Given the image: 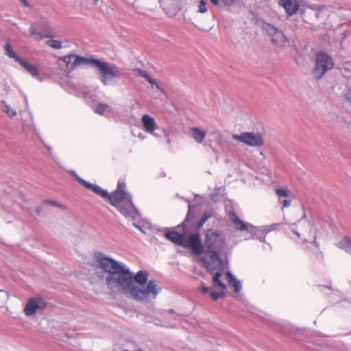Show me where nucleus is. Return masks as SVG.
Segmentation results:
<instances>
[{"mask_svg": "<svg viewBox=\"0 0 351 351\" xmlns=\"http://www.w3.org/2000/svg\"><path fill=\"white\" fill-rule=\"evenodd\" d=\"M96 266L102 269L106 276H110L123 265L122 263L107 256L106 254L97 252L94 254Z\"/></svg>", "mask_w": 351, "mask_h": 351, "instance_id": "nucleus-9", "label": "nucleus"}, {"mask_svg": "<svg viewBox=\"0 0 351 351\" xmlns=\"http://www.w3.org/2000/svg\"><path fill=\"white\" fill-rule=\"evenodd\" d=\"M1 107L8 117H13L16 114V110H14L10 105H8L5 101H1Z\"/></svg>", "mask_w": 351, "mask_h": 351, "instance_id": "nucleus-26", "label": "nucleus"}, {"mask_svg": "<svg viewBox=\"0 0 351 351\" xmlns=\"http://www.w3.org/2000/svg\"><path fill=\"white\" fill-rule=\"evenodd\" d=\"M212 289V287L208 288L205 286H202V291L204 294L208 293L210 298L214 300H217L219 298L223 297L225 295V293L223 289L220 292H214L210 291Z\"/></svg>", "mask_w": 351, "mask_h": 351, "instance_id": "nucleus-25", "label": "nucleus"}, {"mask_svg": "<svg viewBox=\"0 0 351 351\" xmlns=\"http://www.w3.org/2000/svg\"><path fill=\"white\" fill-rule=\"evenodd\" d=\"M133 282L135 287L139 290H145L147 287L148 273L144 270L138 271L135 276L132 275Z\"/></svg>", "mask_w": 351, "mask_h": 351, "instance_id": "nucleus-17", "label": "nucleus"}, {"mask_svg": "<svg viewBox=\"0 0 351 351\" xmlns=\"http://www.w3.org/2000/svg\"><path fill=\"white\" fill-rule=\"evenodd\" d=\"M5 54L9 58L14 59L16 62L20 64L31 75L39 81L43 79L40 77L38 69L34 66L31 64L27 61L25 60L14 51L12 45L8 43L4 47Z\"/></svg>", "mask_w": 351, "mask_h": 351, "instance_id": "nucleus-10", "label": "nucleus"}, {"mask_svg": "<svg viewBox=\"0 0 351 351\" xmlns=\"http://www.w3.org/2000/svg\"><path fill=\"white\" fill-rule=\"evenodd\" d=\"M125 183L123 182L119 181L118 184H117V189L116 191H125Z\"/></svg>", "mask_w": 351, "mask_h": 351, "instance_id": "nucleus-35", "label": "nucleus"}, {"mask_svg": "<svg viewBox=\"0 0 351 351\" xmlns=\"http://www.w3.org/2000/svg\"><path fill=\"white\" fill-rule=\"evenodd\" d=\"M276 193L278 195L280 200L282 197H287L289 196V191L286 189H278L276 190Z\"/></svg>", "mask_w": 351, "mask_h": 351, "instance_id": "nucleus-32", "label": "nucleus"}, {"mask_svg": "<svg viewBox=\"0 0 351 351\" xmlns=\"http://www.w3.org/2000/svg\"><path fill=\"white\" fill-rule=\"evenodd\" d=\"M165 237L176 245L185 248H191L196 255H200L204 252V247L202 243L198 232L191 234L186 238L184 234L176 231L167 230L165 233Z\"/></svg>", "mask_w": 351, "mask_h": 351, "instance_id": "nucleus-5", "label": "nucleus"}, {"mask_svg": "<svg viewBox=\"0 0 351 351\" xmlns=\"http://www.w3.org/2000/svg\"><path fill=\"white\" fill-rule=\"evenodd\" d=\"M163 133H164V136L167 137V142L168 143H171V141H170V138H169V132L166 130V129H164L163 130Z\"/></svg>", "mask_w": 351, "mask_h": 351, "instance_id": "nucleus-39", "label": "nucleus"}, {"mask_svg": "<svg viewBox=\"0 0 351 351\" xmlns=\"http://www.w3.org/2000/svg\"><path fill=\"white\" fill-rule=\"evenodd\" d=\"M234 0H210V2L219 7L229 6L233 3Z\"/></svg>", "mask_w": 351, "mask_h": 351, "instance_id": "nucleus-29", "label": "nucleus"}, {"mask_svg": "<svg viewBox=\"0 0 351 351\" xmlns=\"http://www.w3.org/2000/svg\"><path fill=\"white\" fill-rule=\"evenodd\" d=\"M216 268L212 269H207L210 273L213 274V283L214 287L219 286L221 289L224 290L226 289V284L221 281V277L223 273V261H221V266L215 267Z\"/></svg>", "mask_w": 351, "mask_h": 351, "instance_id": "nucleus-16", "label": "nucleus"}, {"mask_svg": "<svg viewBox=\"0 0 351 351\" xmlns=\"http://www.w3.org/2000/svg\"><path fill=\"white\" fill-rule=\"evenodd\" d=\"M140 217H141V215L139 214V217L138 218H136L135 220H133L134 221L133 225L136 228H138L139 230H141L142 232L145 234L146 229L147 228L148 225L147 224H142L141 222H140L139 221H137V219L138 218H140Z\"/></svg>", "mask_w": 351, "mask_h": 351, "instance_id": "nucleus-30", "label": "nucleus"}, {"mask_svg": "<svg viewBox=\"0 0 351 351\" xmlns=\"http://www.w3.org/2000/svg\"><path fill=\"white\" fill-rule=\"evenodd\" d=\"M226 246L225 237L222 232L214 229H208L205 234V252L202 258L207 269L221 266L220 254Z\"/></svg>", "mask_w": 351, "mask_h": 351, "instance_id": "nucleus-3", "label": "nucleus"}, {"mask_svg": "<svg viewBox=\"0 0 351 351\" xmlns=\"http://www.w3.org/2000/svg\"><path fill=\"white\" fill-rule=\"evenodd\" d=\"M71 174H72L75 178V179L82 184V182L80 181V179H82V178H80L76 173L75 171H72L70 172Z\"/></svg>", "mask_w": 351, "mask_h": 351, "instance_id": "nucleus-37", "label": "nucleus"}, {"mask_svg": "<svg viewBox=\"0 0 351 351\" xmlns=\"http://www.w3.org/2000/svg\"><path fill=\"white\" fill-rule=\"evenodd\" d=\"M44 203L46 204H49V205H51V206L59 207L61 209H65L66 208V207L64 205L60 204V203H58V202L54 201V200L47 199V200H45L44 202Z\"/></svg>", "mask_w": 351, "mask_h": 351, "instance_id": "nucleus-33", "label": "nucleus"}, {"mask_svg": "<svg viewBox=\"0 0 351 351\" xmlns=\"http://www.w3.org/2000/svg\"><path fill=\"white\" fill-rule=\"evenodd\" d=\"M47 306V302L41 297L31 298L27 303L24 312L27 316L35 315L39 311L43 310Z\"/></svg>", "mask_w": 351, "mask_h": 351, "instance_id": "nucleus-15", "label": "nucleus"}, {"mask_svg": "<svg viewBox=\"0 0 351 351\" xmlns=\"http://www.w3.org/2000/svg\"><path fill=\"white\" fill-rule=\"evenodd\" d=\"M93 1L94 5H96L98 3V0H93Z\"/></svg>", "mask_w": 351, "mask_h": 351, "instance_id": "nucleus-41", "label": "nucleus"}, {"mask_svg": "<svg viewBox=\"0 0 351 351\" xmlns=\"http://www.w3.org/2000/svg\"><path fill=\"white\" fill-rule=\"evenodd\" d=\"M195 206H192L190 204H189V210L187 215L184 219V221L182 223L181 226L183 228L184 233H186V228L189 226L190 220L195 218Z\"/></svg>", "mask_w": 351, "mask_h": 351, "instance_id": "nucleus-22", "label": "nucleus"}, {"mask_svg": "<svg viewBox=\"0 0 351 351\" xmlns=\"http://www.w3.org/2000/svg\"><path fill=\"white\" fill-rule=\"evenodd\" d=\"M20 1L21 2V3H23V5L25 7H27V8H32L30 4L28 3V1L27 0H20Z\"/></svg>", "mask_w": 351, "mask_h": 351, "instance_id": "nucleus-40", "label": "nucleus"}, {"mask_svg": "<svg viewBox=\"0 0 351 351\" xmlns=\"http://www.w3.org/2000/svg\"><path fill=\"white\" fill-rule=\"evenodd\" d=\"M233 138L251 147H261L263 139L261 134L254 132H242L240 134H234Z\"/></svg>", "mask_w": 351, "mask_h": 351, "instance_id": "nucleus-14", "label": "nucleus"}, {"mask_svg": "<svg viewBox=\"0 0 351 351\" xmlns=\"http://www.w3.org/2000/svg\"><path fill=\"white\" fill-rule=\"evenodd\" d=\"M335 65L333 58L327 53L320 51L316 53L315 66L313 74L315 79L320 80Z\"/></svg>", "mask_w": 351, "mask_h": 351, "instance_id": "nucleus-8", "label": "nucleus"}, {"mask_svg": "<svg viewBox=\"0 0 351 351\" xmlns=\"http://www.w3.org/2000/svg\"><path fill=\"white\" fill-rule=\"evenodd\" d=\"M57 62L59 66L68 73L82 65H90L97 71L99 80L105 86L110 85L112 80L118 79L121 76V71L118 68L92 56L84 57L69 53L58 58Z\"/></svg>", "mask_w": 351, "mask_h": 351, "instance_id": "nucleus-2", "label": "nucleus"}, {"mask_svg": "<svg viewBox=\"0 0 351 351\" xmlns=\"http://www.w3.org/2000/svg\"><path fill=\"white\" fill-rule=\"evenodd\" d=\"M134 71L137 73V74L139 76L145 78L151 85L156 86V87L158 89L160 88V86L156 83V80L146 71H144L139 68L135 69Z\"/></svg>", "mask_w": 351, "mask_h": 351, "instance_id": "nucleus-24", "label": "nucleus"}, {"mask_svg": "<svg viewBox=\"0 0 351 351\" xmlns=\"http://www.w3.org/2000/svg\"><path fill=\"white\" fill-rule=\"evenodd\" d=\"M71 174H72L75 178V179L82 184V182L80 181V179H82V178H80L76 173L75 171H72L70 172Z\"/></svg>", "mask_w": 351, "mask_h": 351, "instance_id": "nucleus-38", "label": "nucleus"}, {"mask_svg": "<svg viewBox=\"0 0 351 351\" xmlns=\"http://www.w3.org/2000/svg\"><path fill=\"white\" fill-rule=\"evenodd\" d=\"M291 230L302 244H313L317 248L316 229L310 223L300 220L291 224Z\"/></svg>", "mask_w": 351, "mask_h": 351, "instance_id": "nucleus-7", "label": "nucleus"}, {"mask_svg": "<svg viewBox=\"0 0 351 351\" xmlns=\"http://www.w3.org/2000/svg\"><path fill=\"white\" fill-rule=\"evenodd\" d=\"M30 34L36 39L41 40L44 38H51L53 37L51 27L45 21H38L32 24L29 28Z\"/></svg>", "mask_w": 351, "mask_h": 351, "instance_id": "nucleus-11", "label": "nucleus"}, {"mask_svg": "<svg viewBox=\"0 0 351 351\" xmlns=\"http://www.w3.org/2000/svg\"><path fill=\"white\" fill-rule=\"evenodd\" d=\"M141 121L144 130L149 134H153L157 128L154 119L148 114H144L142 117Z\"/></svg>", "mask_w": 351, "mask_h": 351, "instance_id": "nucleus-19", "label": "nucleus"}, {"mask_svg": "<svg viewBox=\"0 0 351 351\" xmlns=\"http://www.w3.org/2000/svg\"><path fill=\"white\" fill-rule=\"evenodd\" d=\"M46 44L55 49H60L62 47V43L60 40L49 39L46 42Z\"/></svg>", "mask_w": 351, "mask_h": 351, "instance_id": "nucleus-28", "label": "nucleus"}, {"mask_svg": "<svg viewBox=\"0 0 351 351\" xmlns=\"http://www.w3.org/2000/svg\"><path fill=\"white\" fill-rule=\"evenodd\" d=\"M337 247L346 253L351 254V239L348 237H344L337 244Z\"/></svg>", "mask_w": 351, "mask_h": 351, "instance_id": "nucleus-23", "label": "nucleus"}, {"mask_svg": "<svg viewBox=\"0 0 351 351\" xmlns=\"http://www.w3.org/2000/svg\"><path fill=\"white\" fill-rule=\"evenodd\" d=\"M226 276L228 284L232 285V287L234 288V293H239L241 289V281L238 280L236 277L230 271L226 272Z\"/></svg>", "mask_w": 351, "mask_h": 351, "instance_id": "nucleus-20", "label": "nucleus"}, {"mask_svg": "<svg viewBox=\"0 0 351 351\" xmlns=\"http://www.w3.org/2000/svg\"><path fill=\"white\" fill-rule=\"evenodd\" d=\"M281 204H282V208H288L291 206V200L290 199H282V200H280Z\"/></svg>", "mask_w": 351, "mask_h": 351, "instance_id": "nucleus-36", "label": "nucleus"}, {"mask_svg": "<svg viewBox=\"0 0 351 351\" xmlns=\"http://www.w3.org/2000/svg\"><path fill=\"white\" fill-rule=\"evenodd\" d=\"M82 182V184L85 186L86 189L92 190L95 194L99 195L105 199H107L108 197V192L97 184H91L84 179H80Z\"/></svg>", "mask_w": 351, "mask_h": 351, "instance_id": "nucleus-18", "label": "nucleus"}, {"mask_svg": "<svg viewBox=\"0 0 351 351\" xmlns=\"http://www.w3.org/2000/svg\"><path fill=\"white\" fill-rule=\"evenodd\" d=\"M207 11L206 2L204 0H201L198 6V12L199 13H205Z\"/></svg>", "mask_w": 351, "mask_h": 351, "instance_id": "nucleus-34", "label": "nucleus"}, {"mask_svg": "<svg viewBox=\"0 0 351 351\" xmlns=\"http://www.w3.org/2000/svg\"><path fill=\"white\" fill-rule=\"evenodd\" d=\"M264 29L278 47L286 48L289 45V40L282 30L269 23L265 24Z\"/></svg>", "mask_w": 351, "mask_h": 351, "instance_id": "nucleus-12", "label": "nucleus"}, {"mask_svg": "<svg viewBox=\"0 0 351 351\" xmlns=\"http://www.w3.org/2000/svg\"><path fill=\"white\" fill-rule=\"evenodd\" d=\"M191 131L192 132V137L198 143H202L205 137L206 132L197 127H193L191 128Z\"/></svg>", "mask_w": 351, "mask_h": 351, "instance_id": "nucleus-21", "label": "nucleus"}, {"mask_svg": "<svg viewBox=\"0 0 351 351\" xmlns=\"http://www.w3.org/2000/svg\"><path fill=\"white\" fill-rule=\"evenodd\" d=\"M107 200L125 217L135 220L139 217V212L132 203V195L125 191H114L110 194L108 193Z\"/></svg>", "mask_w": 351, "mask_h": 351, "instance_id": "nucleus-4", "label": "nucleus"}, {"mask_svg": "<svg viewBox=\"0 0 351 351\" xmlns=\"http://www.w3.org/2000/svg\"><path fill=\"white\" fill-rule=\"evenodd\" d=\"M47 149L49 151H50L51 148L50 147H47Z\"/></svg>", "mask_w": 351, "mask_h": 351, "instance_id": "nucleus-42", "label": "nucleus"}, {"mask_svg": "<svg viewBox=\"0 0 351 351\" xmlns=\"http://www.w3.org/2000/svg\"><path fill=\"white\" fill-rule=\"evenodd\" d=\"M305 3V0H278L279 5L284 8L287 17L298 13L304 14Z\"/></svg>", "mask_w": 351, "mask_h": 351, "instance_id": "nucleus-13", "label": "nucleus"}, {"mask_svg": "<svg viewBox=\"0 0 351 351\" xmlns=\"http://www.w3.org/2000/svg\"><path fill=\"white\" fill-rule=\"evenodd\" d=\"M212 217V213L210 211H206L201 219L199 220L197 224V229L199 230L202 228L203 225L206 223V221Z\"/></svg>", "mask_w": 351, "mask_h": 351, "instance_id": "nucleus-27", "label": "nucleus"}, {"mask_svg": "<svg viewBox=\"0 0 351 351\" xmlns=\"http://www.w3.org/2000/svg\"><path fill=\"white\" fill-rule=\"evenodd\" d=\"M229 217L231 222L237 230L240 231L247 230L252 234L253 238L258 239L261 242H265L267 234L274 230L277 226V224H271L261 227H254L250 224L245 223L233 212L230 213Z\"/></svg>", "mask_w": 351, "mask_h": 351, "instance_id": "nucleus-6", "label": "nucleus"}, {"mask_svg": "<svg viewBox=\"0 0 351 351\" xmlns=\"http://www.w3.org/2000/svg\"><path fill=\"white\" fill-rule=\"evenodd\" d=\"M107 288L112 295L121 293L140 302H149L154 300L161 291V287L155 280H150L145 290H139L133 282L132 273L125 265L105 277Z\"/></svg>", "mask_w": 351, "mask_h": 351, "instance_id": "nucleus-1", "label": "nucleus"}, {"mask_svg": "<svg viewBox=\"0 0 351 351\" xmlns=\"http://www.w3.org/2000/svg\"><path fill=\"white\" fill-rule=\"evenodd\" d=\"M110 106L107 104H99L96 108L95 109V112L97 114H102L106 110H107Z\"/></svg>", "mask_w": 351, "mask_h": 351, "instance_id": "nucleus-31", "label": "nucleus"}]
</instances>
